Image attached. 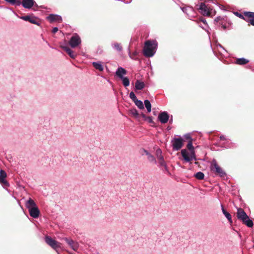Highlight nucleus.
I'll use <instances>...</instances> for the list:
<instances>
[{"mask_svg": "<svg viewBox=\"0 0 254 254\" xmlns=\"http://www.w3.org/2000/svg\"><path fill=\"white\" fill-rule=\"evenodd\" d=\"M221 209H222V211L223 214L227 218V219L229 220V221L230 223H232V217H231V214L229 212L226 211V210L224 209L223 205L221 204Z\"/></svg>", "mask_w": 254, "mask_h": 254, "instance_id": "nucleus-24", "label": "nucleus"}, {"mask_svg": "<svg viewBox=\"0 0 254 254\" xmlns=\"http://www.w3.org/2000/svg\"><path fill=\"white\" fill-rule=\"evenodd\" d=\"M162 171L168 175H170V173L168 169V167L167 166V164H166L165 166H162Z\"/></svg>", "mask_w": 254, "mask_h": 254, "instance_id": "nucleus-36", "label": "nucleus"}, {"mask_svg": "<svg viewBox=\"0 0 254 254\" xmlns=\"http://www.w3.org/2000/svg\"><path fill=\"white\" fill-rule=\"evenodd\" d=\"M92 64L96 69L100 71H102L104 70V65L101 62H94L92 63Z\"/></svg>", "mask_w": 254, "mask_h": 254, "instance_id": "nucleus-21", "label": "nucleus"}, {"mask_svg": "<svg viewBox=\"0 0 254 254\" xmlns=\"http://www.w3.org/2000/svg\"><path fill=\"white\" fill-rule=\"evenodd\" d=\"M181 153L182 157H183L184 160L187 162H190L195 158L194 153H192L190 152V153L185 149H182L181 150Z\"/></svg>", "mask_w": 254, "mask_h": 254, "instance_id": "nucleus-7", "label": "nucleus"}, {"mask_svg": "<svg viewBox=\"0 0 254 254\" xmlns=\"http://www.w3.org/2000/svg\"><path fill=\"white\" fill-rule=\"evenodd\" d=\"M222 19V18L220 16H218L215 19V21L219 22L220 20Z\"/></svg>", "mask_w": 254, "mask_h": 254, "instance_id": "nucleus-40", "label": "nucleus"}, {"mask_svg": "<svg viewBox=\"0 0 254 254\" xmlns=\"http://www.w3.org/2000/svg\"><path fill=\"white\" fill-rule=\"evenodd\" d=\"M198 9L200 12L204 16H210L213 12L212 8L208 7L207 5L203 2L200 4Z\"/></svg>", "mask_w": 254, "mask_h": 254, "instance_id": "nucleus-4", "label": "nucleus"}, {"mask_svg": "<svg viewBox=\"0 0 254 254\" xmlns=\"http://www.w3.org/2000/svg\"><path fill=\"white\" fill-rule=\"evenodd\" d=\"M242 222L249 227H252L254 225L253 221L250 219L249 216L247 217V218H246V219L244 220Z\"/></svg>", "mask_w": 254, "mask_h": 254, "instance_id": "nucleus-27", "label": "nucleus"}, {"mask_svg": "<svg viewBox=\"0 0 254 254\" xmlns=\"http://www.w3.org/2000/svg\"><path fill=\"white\" fill-rule=\"evenodd\" d=\"M245 16L248 18L247 22L254 26V12H245Z\"/></svg>", "mask_w": 254, "mask_h": 254, "instance_id": "nucleus-17", "label": "nucleus"}, {"mask_svg": "<svg viewBox=\"0 0 254 254\" xmlns=\"http://www.w3.org/2000/svg\"><path fill=\"white\" fill-rule=\"evenodd\" d=\"M47 19L50 22L54 21L61 22L62 20V17L58 15L50 14L47 17Z\"/></svg>", "mask_w": 254, "mask_h": 254, "instance_id": "nucleus-18", "label": "nucleus"}, {"mask_svg": "<svg viewBox=\"0 0 254 254\" xmlns=\"http://www.w3.org/2000/svg\"><path fill=\"white\" fill-rule=\"evenodd\" d=\"M247 217H248V216L243 209H242V208L238 209L237 217L239 220L243 221L244 220H245L246 218H247Z\"/></svg>", "mask_w": 254, "mask_h": 254, "instance_id": "nucleus-16", "label": "nucleus"}, {"mask_svg": "<svg viewBox=\"0 0 254 254\" xmlns=\"http://www.w3.org/2000/svg\"><path fill=\"white\" fill-rule=\"evenodd\" d=\"M194 177L198 180H203L204 178V174L201 172H198L194 175Z\"/></svg>", "mask_w": 254, "mask_h": 254, "instance_id": "nucleus-33", "label": "nucleus"}, {"mask_svg": "<svg viewBox=\"0 0 254 254\" xmlns=\"http://www.w3.org/2000/svg\"><path fill=\"white\" fill-rule=\"evenodd\" d=\"M187 138H190V136L188 135V136H187Z\"/></svg>", "mask_w": 254, "mask_h": 254, "instance_id": "nucleus-47", "label": "nucleus"}, {"mask_svg": "<svg viewBox=\"0 0 254 254\" xmlns=\"http://www.w3.org/2000/svg\"><path fill=\"white\" fill-rule=\"evenodd\" d=\"M129 96L133 102L137 99L133 92H130Z\"/></svg>", "mask_w": 254, "mask_h": 254, "instance_id": "nucleus-38", "label": "nucleus"}, {"mask_svg": "<svg viewBox=\"0 0 254 254\" xmlns=\"http://www.w3.org/2000/svg\"><path fill=\"white\" fill-rule=\"evenodd\" d=\"M34 2V0H22L21 4L25 8L30 9L33 6Z\"/></svg>", "mask_w": 254, "mask_h": 254, "instance_id": "nucleus-14", "label": "nucleus"}, {"mask_svg": "<svg viewBox=\"0 0 254 254\" xmlns=\"http://www.w3.org/2000/svg\"><path fill=\"white\" fill-rule=\"evenodd\" d=\"M220 140H226V139L225 136V135H221V136H220Z\"/></svg>", "mask_w": 254, "mask_h": 254, "instance_id": "nucleus-42", "label": "nucleus"}, {"mask_svg": "<svg viewBox=\"0 0 254 254\" xmlns=\"http://www.w3.org/2000/svg\"><path fill=\"white\" fill-rule=\"evenodd\" d=\"M140 153L142 155H145L147 156V160L149 162L153 163L154 164H157V161L155 157L151 154H150L147 150L142 148L140 150Z\"/></svg>", "mask_w": 254, "mask_h": 254, "instance_id": "nucleus-9", "label": "nucleus"}, {"mask_svg": "<svg viewBox=\"0 0 254 254\" xmlns=\"http://www.w3.org/2000/svg\"><path fill=\"white\" fill-rule=\"evenodd\" d=\"M172 147L174 150H180L183 145V139L182 138H174L172 140Z\"/></svg>", "mask_w": 254, "mask_h": 254, "instance_id": "nucleus-6", "label": "nucleus"}, {"mask_svg": "<svg viewBox=\"0 0 254 254\" xmlns=\"http://www.w3.org/2000/svg\"><path fill=\"white\" fill-rule=\"evenodd\" d=\"M157 42L156 40H147L144 43L143 54L146 57H152L156 53Z\"/></svg>", "mask_w": 254, "mask_h": 254, "instance_id": "nucleus-1", "label": "nucleus"}, {"mask_svg": "<svg viewBox=\"0 0 254 254\" xmlns=\"http://www.w3.org/2000/svg\"><path fill=\"white\" fill-rule=\"evenodd\" d=\"M130 113L132 116H133L135 117H137L138 116V112H137V110L135 109H133L130 110Z\"/></svg>", "mask_w": 254, "mask_h": 254, "instance_id": "nucleus-37", "label": "nucleus"}, {"mask_svg": "<svg viewBox=\"0 0 254 254\" xmlns=\"http://www.w3.org/2000/svg\"><path fill=\"white\" fill-rule=\"evenodd\" d=\"M157 163H158V166L160 168H161L162 166H165L166 164L164 159H162L157 161Z\"/></svg>", "mask_w": 254, "mask_h": 254, "instance_id": "nucleus-35", "label": "nucleus"}, {"mask_svg": "<svg viewBox=\"0 0 254 254\" xmlns=\"http://www.w3.org/2000/svg\"><path fill=\"white\" fill-rule=\"evenodd\" d=\"M7 175L6 172L3 170H0V184L2 185V187L6 189L9 186V184L5 180Z\"/></svg>", "mask_w": 254, "mask_h": 254, "instance_id": "nucleus-8", "label": "nucleus"}, {"mask_svg": "<svg viewBox=\"0 0 254 254\" xmlns=\"http://www.w3.org/2000/svg\"><path fill=\"white\" fill-rule=\"evenodd\" d=\"M211 170L221 178L226 176L225 172L217 164L215 160H213L210 166Z\"/></svg>", "mask_w": 254, "mask_h": 254, "instance_id": "nucleus-2", "label": "nucleus"}, {"mask_svg": "<svg viewBox=\"0 0 254 254\" xmlns=\"http://www.w3.org/2000/svg\"><path fill=\"white\" fill-rule=\"evenodd\" d=\"M199 26L208 32V30H207L208 25L205 19L202 18L200 20V21L198 22Z\"/></svg>", "mask_w": 254, "mask_h": 254, "instance_id": "nucleus-22", "label": "nucleus"}, {"mask_svg": "<svg viewBox=\"0 0 254 254\" xmlns=\"http://www.w3.org/2000/svg\"><path fill=\"white\" fill-rule=\"evenodd\" d=\"M134 103L139 109H144L143 104L141 101L136 99L134 101Z\"/></svg>", "mask_w": 254, "mask_h": 254, "instance_id": "nucleus-30", "label": "nucleus"}, {"mask_svg": "<svg viewBox=\"0 0 254 254\" xmlns=\"http://www.w3.org/2000/svg\"><path fill=\"white\" fill-rule=\"evenodd\" d=\"M144 103L147 112L150 113L151 110V104L150 102L148 100H145Z\"/></svg>", "mask_w": 254, "mask_h": 254, "instance_id": "nucleus-29", "label": "nucleus"}, {"mask_svg": "<svg viewBox=\"0 0 254 254\" xmlns=\"http://www.w3.org/2000/svg\"><path fill=\"white\" fill-rule=\"evenodd\" d=\"M158 118L161 123L165 124L168 121L169 116L167 112H163L159 114Z\"/></svg>", "mask_w": 254, "mask_h": 254, "instance_id": "nucleus-10", "label": "nucleus"}, {"mask_svg": "<svg viewBox=\"0 0 254 254\" xmlns=\"http://www.w3.org/2000/svg\"><path fill=\"white\" fill-rule=\"evenodd\" d=\"M220 47L222 48V49H223V48L222 47V46L221 45H219Z\"/></svg>", "mask_w": 254, "mask_h": 254, "instance_id": "nucleus-45", "label": "nucleus"}, {"mask_svg": "<svg viewBox=\"0 0 254 254\" xmlns=\"http://www.w3.org/2000/svg\"><path fill=\"white\" fill-rule=\"evenodd\" d=\"M148 121H149V122H152V119H151V118H150V117H149V118H148Z\"/></svg>", "mask_w": 254, "mask_h": 254, "instance_id": "nucleus-43", "label": "nucleus"}, {"mask_svg": "<svg viewBox=\"0 0 254 254\" xmlns=\"http://www.w3.org/2000/svg\"><path fill=\"white\" fill-rule=\"evenodd\" d=\"M61 47L67 53L71 58L74 59L77 57V54L67 46L61 45Z\"/></svg>", "mask_w": 254, "mask_h": 254, "instance_id": "nucleus-11", "label": "nucleus"}, {"mask_svg": "<svg viewBox=\"0 0 254 254\" xmlns=\"http://www.w3.org/2000/svg\"><path fill=\"white\" fill-rule=\"evenodd\" d=\"M249 63V60L242 58L237 59L236 64L240 65H244Z\"/></svg>", "mask_w": 254, "mask_h": 254, "instance_id": "nucleus-25", "label": "nucleus"}, {"mask_svg": "<svg viewBox=\"0 0 254 254\" xmlns=\"http://www.w3.org/2000/svg\"><path fill=\"white\" fill-rule=\"evenodd\" d=\"M183 11L184 12H186L187 13V11L189 10H192V9L191 7H183L182 8Z\"/></svg>", "mask_w": 254, "mask_h": 254, "instance_id": "nucleus-39", "label": "nucleus"}, {"mask_svg": "<svg viewBox=\"0 0 254 254\" xmlns=\"http://www.w3.org/2000/svg\"><path fill=\"white\" fill-rule=\"evenodd\" d=\"M81 43L80 38L77 34H74L69 41V44L72 48H75L80 45Z\"/></svg>", "mask_w": 254, "mask_h": 254, "instance_id": "nucleus-5", "label": "nucleus"}, {"mask_svg": "<svg viewBox=\"0 0 254 254\" xmlns=\"http://www.w3.org/2000/svg\"><path fill=\"white\" fill-rule=\"evenodd\" d=\"M170 122H172V117H171V119H170Z\"/></svg>", "mask_w": 254, "mask_h": 254, "instance_id": "nucleus-46", "label": "nucleus"}, {"mask_svg": "<svg viewBox=\"0 0 254 254\" xmlns=\"http://www.w3.org/2000/svg\"><path fill=\"white\" fill-rule=\"evenodd\" d=\"M127 70L122 67H118L116 70V74L117 76H118L120 78L124 77V75L127 74Z\"/></svg>", "mask_w": 254, "mask_h": 254, "instance_id": "nucleus-19", "label": "nucleus"}, {"mask_svg": "<svg viewBox=\"0 0 254 254\" xmlns=\"http://www.w3.org/2000/svg\"><path fill=\"white\" fill-rule=\"evenodd\" d=\"M111 45H112V48L114 50H115L118 52L122 51V47L121 46L120 44L118 43H112Z\"/></svg>", "mask_w": 254, "mask_h": 254, "instance_id": "nucleus-28", "label": "nucleus"}, {"mask_svg": "<svg viewBox=\"0 0 254 254\" xmlns=\"http://www.w3.org/2000/svg\"><path fill=\"white\" fill-rule=\"evenodd\" d=\"M28 211L30 215L32 217L34 218H37L39 217L40 211L37 206L34 208H31L30 209H29Z\"/></svg>", "mask_w": 254, "mask_h": 254, "instance_id": "nucleus-13", "label": "nucleus"}, {"mask_svg": "<svg viewBox=\"0 0 254 254\" xmlns=\"http://www.w3.org/2000/svg\"><path fill=\"white\" fill-rule=\"evenodd\" d=\"M121 79L122 80L123 84L125 87H127L129 85V80L127 77L124 76Z\"/></svg>", "mask_w": 254, "mask_h": 254, "instance_id": "nucleus-32", "label": "nucleus"}, {"mask_svg": "<svg viewBox=\"0 0 254 254\" xmlns=\"http://www.w3.org/2000/svg\"><path fill=\"white\" fill-rule=\"evenodd\" d=\"M20 18L22 20H24L26 21H29L31 23L39 25V23L37 21L36 18L34 17H32L30 16H22L20 17Z\"/></svg>", "mask_w": 254, "mask_h": 254, "instance_id": "nucleus-15", "label": "nucleus"}, {"mask_svg": "<svg viewBox=\"0 0 254 254\" xmlns=\"http://www.w3.org/2000/svg\"><path fill=\"white\" fill-rule=\"evenodd\" d=\"M25 206L29 210L31 208L37 207V205L34 201L30 198L28 200L26 201Z\"/></svg>", "mask_w": 254, "mask_h": 254, "instance_id": "nucleus-20", "label": "nucleus"}, {"mask_svg": "<svg viewBox=\"0 0 254 254\" xmlns=\"http://www.w3.org/2000/svg\"><path fill=\"white\" fill-rule=\"evenodd\" d=\"M7 2L12 5L19 6L21 4V1L18 0H5Z\"/></svg>", "mask_w": 254, "mask_h": 254, "instance_id": "nucleus-31", "label": "nucleus"}, {"mask_svg": "<svg viewBox=\"0 0 254 254\" xmlns=\"http://www.w3.org/2000/svg\"><path fill=\"white\" fill-rule=\"evenodd\" d=\"M145 87L143 82L137 80L135 83V88L136 90H142Z\"/></svg>", "mask_w": 254, "mask_h": 254, "instance_id": "nucleus-23", "label": "nucleus"}, {"mask_svg": "<svg viewBox=\"0 0 254 254\" xmlns=\"http://www.w3.org/2000/svg\"><path fill=\"white\" fill-rule=\"evenodd\" d=\"M131 0H130L129 1H127V3H129L130 2Z\"/></svg>", "mask_w": 254, "mask_h": 254, "instance_id": "nucleus-48", "label": "nucleus"}, {"mask_svg": "<svg viewBox=\"0 0 254 254\" xmlns=\"http://www.w3.org/2000/svg\"><path fill=\"white\" fill-rule=\"evenodd\" d=\"M58 31V28L57 27H54L52 30V32L53 33H56Z\"/></svg>", "mask_w": 254, "mask_h": 254, "instance_id": "nucleus-41", "label": "nucleus"}, {"mask_svg": "<svg viewBox=\"0 0 254 254\" xmlns=\"http://www.w3.org/2000/svg\"><path fill=\"white\" fill-rule=\"evenodd\" d=\"M64 239L73 250L76 251L78 249V245L76 242L73 241L71 239H69L67 238H64Z\"/></svg>", "mask_w": 254, "mask_h": 254, "instance_id": "nucleus-12", "label": "nucleus"}, {"mask_svg": "<svg viewBox=\"0 0 254 254\" xmlns=\"http://www.w3.org/2000/svg\"><path fill=\"white\" fill-rule=\"evenodd\" d=\"M162 153V150L160 148H158L157 149H156L155 152V156L157 158V161L164 159V157Z\"/></svg>", "mask_w": 254, "mask_h": 254, "instance_id": "nucleus-26", "label": "nucleus"}, {"mask_svg": "<svg viewBox=\"0 0 254 254\" xmlns=\"http://www.w3.org/2000/svg\"><path fill=\"white\" fill-rule=\"evenodd\" d=\"M187 148H188L189 150H190V152L191 153H194V148H193V146L192 145V141L191 140L190 141L188 144H187Z\"/></svg>", "mask_w": 254, "mask_h": 254, "instance_id": "nucleus-34", "label": "nucleus"}, {"mask_svg": "<svg viewBox=\"0 0 254 254\" xmlns=\"http://www.w3.org/2000/svg\"><path fill=\"white\" fill-rule=\"evenodd\" d=\"M45 242L51 247L53 249L56 250L58 252V250L59 248L61 247V244L53 239H52L51 237L46 236L45 237Z\"/></svg>", "mask_w": 254, "mask_h": 254, "instance_id": "nucleus-3", "label": "nucleus"}, {"mask_svg": "<svg viewBox=\"0 0 254 254\" xmlns=\"http://www.w3.org/2000/svg\"><path fill=\"white\" fill-rule=\"evenodd\" d=\"M222 27H223L224 29H225L226 28V25H222Z\"/></svg>", "mask_w": 254, "mask_h": 254, "instance_id": "nucleus-44", "label": "nucleus"}]
</instances>
